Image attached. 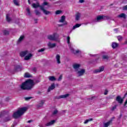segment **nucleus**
<instances>
[{
	"mask_svg": "<svg viewBox=\"0 0 127 127\" xmlns=\"http://www.w3.org/2000/svg\"><path fill=\"white\" fill-rule=\"evenodd\" d=\"M40 82L39 80H36L34 82L32 79H29L26 80L24 82L22 83L20 88L21 90H26L27 91H30L33 88L34 85L38 84Z\"/></svg>",
	"mask_w": 127,
	"mask_h": 127,
	"instance_id": "nucleus-1",
	"label": "nucleus"
},
{
	"mask_svg": "<svg viewBox=\"0 0 127 127\" xmlns=\"http://www.w3.org/2000/svg\"><path fill=\"white\" fill-rule=\"evenodd\" d=\"M27 107H23L19 109L17 112H14L13 114V118L14 119H18V118H20L24 113L27 111Z\"/></svg>",
	"mask_w": 127,
	"mask_h": 127,
	"instance_id": "nucleus-2",
	"label": "nucleus"
},
{
	"mask_svg": "<svg viewBox=\"0 0 127 127\" xmlns=\"http://www.w3.org/2000/svg\"><path fill=\"white\" fill-rule=\"evenodd\" d=\"M32 6L33 8H37V7H40V9H41V10H42L43 13H44V14L46 15H48V14H51V12L50 11L45 9V8H44V6L40 5L39 2H37V3H33L32 4Z\"/></svg>",
	"mask_w": 127,
	"mask_h": 127,
	"instance_id": "nucleus-3",
	"label": "nucleus"
},
{
	"mask_svg": "<svg viewBox=\"0 0 127 127\" xmlns=\"http://www.w3.org/2000/svg\"><path fill=\"white\" fill-rule=\"evenodd\" d=\"M110 19V16L105 15H99L97 17L96 22L101 21V20H107Z\"/></svg>",
	"mask_w": 127,
	"mask_h": 127,
	"instance_id": "nucleus-4",
	"label": "nucleus"
},
{
	"mask_svg": "<svg viewBox=\"0 0 127 127\" xmlns=\"http://www.w3.org/2000/svg\"><path fill=\"white\" fill-rule=\"evenodd\" d=\"M57 33H55L52 35H48V39L51 40L52 41H56L57 40V38H56Z\"/></svg>",
	"mask_w": 127,
	"mask_h": 127,
	"instance_id": "nucleus-5",
	"label": "nucleus"
},
{
	"mask_svg": "<svg viewBox=\"0 0 127 127\" xmlns=\"http://www.w3.org/2000/svg\"><path fill=\"white\" fill-rule=\"evenodd\" d=\"M76 72L78 77H81V76H83L84 74H85L86 70L85 69L82 68L80 70L76 71Z\"/></svg>",
	"mask_w": 127,
	"mask_h": 127,
	"instance_id": "nucleus-6",
	"label": "nucleus"
},
{
	"mask_svg": "<svg viewBox=\"0 0 127 127\" xmlns=\"http://www.w3.org/2000/svg\"><path fill=\"white\" fill-rule=\"evenodd\" d=\"M70 96V94H66L65 95H60L59 96H58L56 97V99H58V100L60 99H66V98H68Z\"/></svg>",
	"mask_w": 127,
	"mask_h": 127,
	"instance_id": "nucleus-7",
	"label": "nucleus"
},
{
	"mask_svg": "<svg viewBox=\"0 0 127 127\" xmlns=\"http://www.w3.org/2000/svg\"><path fill=\"white\" fill-rule=\"evenodd\" d=\"M72 67L76 72V71H78V69L81 67V64H73Z\"/></svg>",
	"mask_w": 127,
	"mask_h": 127,
	"instance_id": "nucleus-8",
	"label": "nucleus"
},
{
	"mask_svg": "<svg viewBox=\"0 0 127 127\" xmlns=\"http://www.w3.org/2000/svg\"><path fill=\"white\" fill-rule=\"evenodd\" d=\"M28 53L29 52H28V51L27 50L22 51L20 53V56H21V57H24V56H26V55H27Z\"/></svg>",
	"mask_w": 127,
	"mask_h": 127,
	"instance_id": "nucleus-9",
	"label": "nucleus"
},
{
	"mask_svg": "<svg viewBox=\"0 0 127 127\" xmlns=\"http://www.w3.org/2000/svg\"><path fill=\"white\" fill-rule=\"evenodd\" d=\"M116 101L119 103V104H123V102H124V99L122 98L120 96H118L116 97Z\"/></svg>",
	"mask_w": 127,
	"mask_h": 127,
	"instance_id": "nucleus-10",
	"label": "nucleus"
},
{
	"mask_svg": "<svg viewBox=\"0 0 127 127\" xmlns=\"http://www.w3.org/2000/svg\"><path fill=\"white\" fill-rule=\"evenodd\" d=\"M70 50L71 51L72 53H73V54H78V53H80V54H81V51H80L79 50L75 51V50H74V49L72 48L70 49Z\"/></svg>",
	"mask_w": 127,
	"mask_h": 127,
	"instance_id": "nucleus-11",
	"label": "nucleus"
},
{
	"mask_svg": "<svg viewBox=\"0 0 127 127\" xmlns=\"http://www.w3.org/2000/svg\"><path fill=\"white\" fill-rule=\"evenodd\" d=\"M81 13L80 12H77L76 13V14H75V20L76 21H79V20H80V18H81Z\"/></svg>",
	"mask_w": 127,
	"mask_h": 127,
	"instance_id": "nucleus-12",
	"label": "nucleus"
},
{
	"mask_svg": "<svg viewBox=\"0 0 127 127\" xmlns=\"http://www.w3.org/2000/svg\"><path fill=\"white\" fill-rule=\"evenodd\" d=\"M44 103H45V101L44 100H41L40 101V103L37 106V108H42V107H43Z\"/></svg>",
	"mask_w": 127,
	"mask_h": 127,
	"instance_id": "nucleus-13",
	"label": "nucleus"
},
{
	"mask_svg": "<svg viewBox=\"0 0 127 127\" xmlns=\"http://www.w3.org/2000/svg\"><path fill=\"white\" fill-rule=\"evenodd\" d=\"M55 88V83H53L48 88V92H50L52 90H54Z\"/></svg>",
	"mask_w": 127,
	"mask_h": 127,
	"instance_id": "nucleus-14",
	"label": "nucleus"
},
{
	"mask_svg": "<svg viewBox=\"0 0 127 127\" xmlns=\"http://www.w3.org/2000/svg\"><path fill=\"white\" fill-rule=\"evenodd\" d=\"M48 46L49 47V48H54V47H56V44H52L51 42H49L48 43Z\"/></svg>",
	"mask_w": 127,
	"mask_h": 127,
	"instance_id": "nucleus-15",
	"label": "nucleus"
},
{
	"mask_svg": "<svg viewBox=\"0 0 127 127\" xmlns=\"http://www.w3.org/2000/svg\"><path fill=\"white\" fill-rule=\"evenodd\" d=\"M55 123V120H53L46 124L45 126L46 127H50V126H52V125H54Z\"/></svg>",
	"mask_w": 127,
	"mask_h": 127,
	"instance_id": "nucleus-16",
	"label": "nucleus"
},
{
	"mask_svg": "<svg viewBox=\"0 0 127 127\" xmlns=\"http://www.w3.org/2000/svg\"><path fill=\"white\" fill-rule=\"evenodd\" d=\"M21 70H22V67L20 65H16L15 67V71L19 72V71H21Z\"/></svg>",
	"mask_w": 127,
	"mask_h": 127,
	"instance_id": "nucleus-17",
	"label": "nucleus"
},
{
	"mask_svg": "<svg viewBox=\"0 0 127 127\" xmlns=\"http://www.w3.org/2000/svg\"><path fill=\"white\" fill-rule=\"evenodd\" d=\"M105 67L104 66H101L99 69L96 70V73H100V72H102L104 71Z\"/></svg>",
	"mask_w": 127,
	"mask_h": 127,
	"instance_id": "nucleus-18",
	"label": "nucleus"
},
{
	"mask_svg": "<svg viewBox=\"0 0 127 127\" xmlns=\"http://www.w3.org/2000/svg\"><path fill=\"white\" fill-rule=\"evenodd\" d=\"M118 17H120V18H124V19H126V18H127V15H126V14L122 13L119 15L118 16Z\"/></svg>",
	"mask_w": 127,
	"mask_h": 127,
	"instance_id": "nucleus-19",
	"label": "nucleus"
},
{
	"mask_svg": "<svg viewBox=\"0 0 127 127\" xmlns=\"http://www.w3.org/2000/svg\"><path fill=\"white\" fill-rule=\"evenodd\" d=\"M32 57V54H29L28 55L26 56L24 58V60H29Z\"/></svg>",
	"mask_w": 127,
	"mask_h": 127,
	"instance_id": "nucleus-20",
	"label": "nucleus"
},
{
	"mask_svg": "<svg viewBox=\"0 0 127 127\" xmlns=\"http://www.w3.org/2000/svg\"><path fill=\"white\" fill-rule=\"evenodd\" d=\"M56 59L58 64H60V63H61V62L60 61V55H57L56 56Z\"/></svg>",
	"mask_w": 127,
	"mask_h": 127,
	"instance_id": "nucleus-21",
	"label": "nucleus"
},
{
	"mask_svg": "<svg viewBox=\"0 0 127 127\" xmlns=\"http://www.w3.org/2000/svg\"><path fill=\"white\" fill-rule=\"evenodd\" d=\"M24 39V35H22L20 37V38L18 39L17 43L18 44L19 43H20L22 40Z\"/></svg>",
	"mask_w": 127,
	"mask_h": 127,
	"instance_id": "nucleus-22",
	"label": "nucleus"
},
{
	"mask_svg": "<svg viewBox=\"0 0 127 127\" xmlns=\"http://www.w3.org/2000/svg\"><path fill=\"white\" fill-rule=\"evenodd\" d=\"M65 18H66V17L64 15L62 16L61 17V19L59 20V22L63 23V22H64V21H65Z\"/></svg>",
	"mask_w": 127,
	"mask_h": 127,
	"instance_id": "nucleus-23",
	"label": "nucleus"
},
{
	"mask_svg": "<svg viewBox=\"0 0 127 127\" xmlns=\"http://www.w3.org/2000/svg\"><path fill=\"white\" fill-rule=\"evenodd\" d=\"M119 46V44L117 43H113L112 44V47L113 48V49H115V48H117Z\"/></svg>",
	"mask_w": 127,
	"mask_h": 127,
	"instance_id": "nucleus-24",
	"label": "nucleus"
},
{
	"mask_svg": "<svg viewBox=\"0 0 127 127\" xmlns=\"http://www.w3.org/2000/svg\"><path fill=\"white\" fill-rule=\"evenodd\" d=\"M11 120V118L10 117V116H8L7 117H5L4 119V122H9V121H10Z\"/></svg>",
	"mask_w": 127,
	"mask_h": 127,
	"instance_id": "nucleus-25",
	"label": "nucleus"
},
{
	"mask_svg": "<svg viewBox=\"0 0 127 127\" xmlns=\"http://www.w3.org/2000/svg\"><path fill=\"white\" fill-rule=\"evenodd\" d=\"M81 25V24H76L74 26L72 27V30H74V29H76V28H78V27H80V26Z\"/></svg>",
	"mask_w": 127,
	"mask_h": 127,
	"instance_id": "nucleus-26",
	"label": "nucleus"
},
{
	"mask_svg": "<svg viewBox=\"0 0 127 127\" xmlns=\"http://www.w3.org/2000/svg\"><path fill=\"white\" fill-rule=\"evenodd\" d=\"M102 59L104 60H109V59H110V57L108 55H103L102 56Z\"/></svg>",
	"mask_w": 127,
	"mask_h": 127,
	"instance_id": "nucleus-27",
	"label": "nucleus"
},
{
	"mask_svg": "<svg viewBox=\"0 0 127 127\" xmlns=\"http://www.w3.org/2000/svg\"><path fill=\"white\" fill-rule=\"evenodd\" d=\"M24 77L25 78H31V77H32V75H30L29 73L26 72L25 73Z\"/></svg>",
	"mask_w": 127,
	"mask_h": 127,
	"instance_id": "nucleus-28",
	"label": "nucleus"
},
{
	"mask_svg": "<svg viewBox=\"0 0 127 127\" xmlns=\"http://www.w3.org/2000/svg\"><path fill=\"white\" fill-rule=\"evenodd\" d=\"M111 123H112V121H109L107 123H105L104 124V127H108L109 126L111 125Z\"/></svg>",
	"mask_w": 127,
	"mask_h": 127,
	"instance_id": "nucleus-29",
	"label": "nucleus"
},
{
	"mask_svg": "<svg viewBox=\"0 0 127 127\" xmlns=\"http://www.w3.org/2000/svg\"><path fill=\"white\" fill-rule=\"evenodd\" d=\"M13 2L16 6H19V3H18V0H13Z\"/></svg>",
	"mask_w": 127,
	"mask_h": 127,
	"instance_id": "nucleus-30",
	"label": "nucleus"
},
{
	"mask_svg": "<svg viewBox=\"0 0 127 127\" xmlns=\"http://www.w3.org/2000/svg\"><path fill=\"white\" fill-rule=\"evenodd\" d=\"M6 19L8 22H9V21H11V18L9 17V14H7L6 15Z\"/></svg>",
	"mask_w": 127,
	"mask_h": 127,
	"instance_id": "nucleus-31",
	"label": "nucleus"
},
{
	"mask_svg": "<svg viewBox=\"0 0 127 127\" xmlns=\"http://www.w3.org/2000/svg\"><path fill=\"white\" fill-rule=\"evenodd\" d=\"M49 79L50 80V81H56V78L53 76H49Z\"/></svg>",
	"mask_w": 127,
	"mask_h": 127,
	"instance_id": "nucleus-32",
	"label": "nucleus"
},
{
	"mask_svg": "<svg viewBox=\"0 0 127 127\" xmlns=\"http://www.w3.org/2000/svg\"><path fill=\"white\" fill-rule=\"evenodd\" d=\"M35 14L36 15H40V14H41V13L40 12V11H39L38 10L36 9L35 10Z\"/></svg>",
	"mask_w": 127,
	"mask_h": 127,
	"instance_id": "nucleus-33",
	"label": "nucleus"
},
{
	"mask_svg": "<svg viewBox=\"0 0 127 127\" xmlns=\"http://www.w3.org/2000/svg\"><path fill=\"white\" fill-rule=\"evenodd\" d=\"M91 121H93V119L90 118L89 119L85 120L84 122V124H88V122H91Z\"/></svg>",
	"mask_w": 127,
	"mask_h": 127,
	"instance_id": "nucleus-34",
	"label": "nucleus"
},
{
	"mask_svg": "<svg viewBox=\"0 0 127 127\" xmlns=\"http://www.w3.org/2000/svg\"><path fill=\"white\" fill-rule=\"evenodd\" d=\"M26 11L28 13V15H29V16L31 15V13H30V9H29V8H27L26 9Z\"/></svg>",
	"mask_w": 127,
	"mask_h": 127,
	"instance_id": "nucleus-35",
	"label": "nucleus"
},
{
	"mask_svg": "<svg viewBox=\"0 0 127 127\" xmlns=\"http://www.w3.org/2000/svg\"><path fill=\"white\" fill-rule=\"evenodd\" d=\"M3 33L4 35H8L9 34V32L6 30L3 31Z\"/></svg>",
	"mask_w": 127,
	"mask_h": 127,
	"instance_id": "nucleus-36",
	"label": "nucleus"
},
{
	"mask_svg": "<svg viewBox=\"0 0 127 127\" xmlns=\"http://www.w3.org/2000/svg\"><path fill=\"white\" fill-rule=\"evenodd\" d=\"M45 5H48V6H50V5H48V2H46V1H44L42 4V5H41V6H44Z\"/></svg>",
	"mask_w": 127,
	"mask_h": 127,
	"instance_id": "nucleus-37",
	"label": "nucleus"
},
{
	"mask_svg": "<svg viewBox=\"0 0 127 127\" xmlns=\"http://www.w3.org/2000/svg\"><path fill=\"white\" fill-rule=\"evenodd\" d=\"M118 107L117 105H115L114 106H113L112 109H111V111H114V110H116V109H117V107Z\"/></svg>",
	"mask_w": 127,
	"mask_h": 127,
	"instance_id": "nucleus-38",
	"label": "nucleus"
},
{
	"mask_svg": "<svg viewBox=\"0 0 127 127\" xmlns=\"http://www.w3.org/2000/svg\"><path fill=\"white\" fill-rule=\"evenodd\" d=\"M117 38L119 41H122L123 40V37L122 36H118Z\"/></svg>",
	"mask_w": 127,
	"mask_h": 127,
	"instance_id": "nucleus-39",
	"label": "nucleus"
},
{
	"mask_svg": "<svg viewBox=\"0 0 127 127\" xmlns=\"http://www.w3.org/2000/svg\"><path fill=\"white\" fill-rule=\"evenodd\" d=\"M61 13H62V11L60 10H58L56 11L55 14H60Z\"/></svg>",
	"mask_w": 127,
	"mask_h": 127,
	"instance_id": "nucleus-40",
	"label": "nucleus"
},
{
	"mask_svg": "<svg viewBox=\"0 0 127 127\" xmlns=\"http://www.w3.org/2000/svg\"><path fill=\"white\" fill-rule=\"evenodd\" d=\"M44 51H45V49L42 48V49H41L39 50L38 51V52H39V53H40V52H44Z\"/></svg>",
	"mask_w": 127,
	"mask_h": 127,
	"instance_id": "nucleus-41",
	"label": "nucleus"
},
{
	"mask_svg": "<svg viewBox=\"0 0 127 127\" xmlns=\"http://www.w3.org/2000/svg\"><path fill=\"white\" fill-rule=\"evenodd\" d=\"M67 44H70V37L68 36L67 37Z\"/></svg>",
	"mask_w": 127,
	"mask_h": 127,
	"instance_id": "nucleus-42",
	"label": "nucleus"
},
{
	"mask_svg": "<svg viewBox=\"0 0 127 127\" xmlns=\"http://www.w3.org/2000/svg\"><path fill=\"white\" fill-rule=\"evenodd\" d=\"M58 110H55L53 112V115H56V114H58Z\"/></svg>",
	"mask_w": 127,
	"mask_h": 127,
	"instance_id": "nucleus-43",
	"label": "nucleus"
},
{
	"mask_svg": "<svg viewBox=\"0 0 127 127\" xmlns=\"http://www.w3.org/2000/svg\"><path fill=\"white\" fill-rule=\"evenodd\" d=\"M108 93H109L108 89H105L104 93V95H108Z\"/></svg>",
	"mask_w": 127,
	"mask_h": 127,
	"instance_id": "nucleus-44",
	"label": "nucleus"
},
{
	"mask_svg": "<svg viewBox=\"0 0 127 127\" xmlns=\"http://www.w3.org/2000/svg\"><path fill=\"white\" fill-rule=\"evenodd\" d=\"M62 80V75H60L59 78L58 79V81H61Z\"/></svg>",
	"mask_w": 127,
	"mask_h": 127,
	"instance_id": "nucleus-45",
	"label": "nucleus"
},
{
	"mask_svg": "<svg viewBox=\"0 0 127 127\" xmlns=\"http://www.w3.org/2000/svg\"><path fill=\"white\" fill-rule=\"evenodd\" d=\"M64 25H67V24H68V22H67V21H64V23L63 24Z\"/></svg>",
	"mask_w": 127,
	"mask_h": 127,
	"instance_id": "nucleus-46",
	"label": "nucleus"
},
{
	"mask_svg": "<svg viewBox=\"0 0 127 127\" xmlns=\"http://www.w3.org/2000/svg\"><path fill=\"white\" fill-rule=\"evenodd\" d=\"M31 99V97H25V101H28V100H30Z\"/></svg>",
	"mask_w": 127,
	"mask_h": 127,
	"instance_id": "nucleus-47",
	"label": "nucleus"
},
{
	"mask_svg": "<svg viewBox=\"0 0 127 127\" xmlns=\"http://www.w3.org/2000/svg\"><path fill=\"white\" fill-rule=\"evenodd\" d=\"M124 10H127V5L123 7Z\"/></svg>",
	"mask_w": 127,
	"mask_h": 127,
	"instance_id": "nucleus-48",
	"label": "nucleus"
},
{
	"mask_svg": "<svg viewBox=\"0 0 127 127\" xmlns=\"http://www.w3.org/2000/svg\"><path fill=\"white\" fill-rule=\"evenodd\" d=\"M42 93V92H41V91H38L37 92V94L38 95H41Z\"/></svg>",
	"mask_w": 127,
	"mask_h": 127,
	"instance_id": "nucleus-49",
	"label": "nucleus"
},
{
	"mask_svg": "<svg viewBox=\"0 0 127 127\" xmlns=\"http://www.w3.org/2000/svg\"><path fill=\"white\" fill-rule=\"evenodd\" d=\"M84 1H85L84 0H79V2H80V3H83Z\"/></svg>",
	"mask_w": 127,
	"mask_h": 127,
	"instance_id": "nucleus-50",
	"label": "nucleus"
},
{
	"mask_svg": "<svg viewBox=\"0 0 127 127\" xmlns=\"http://www.w3.org/2000/svg\"><path fill=\"white\" fill-rule=\"evenodd\" d=\"M93 99H95V96H93L91 98H88V100H93Z\"/></svg>",
	"mask_w": 127,
	"mask_h": 127,
	"instance_id": "nucleus-51",
	"label": "nucleus"
},
{
	"mask_svg": "<svg viewBox=\"0 0 127 127\" xmlns=\"http://www.w3.org/2000/svg\"><path fill=\"white\" fill-rule=\"evenodd\" d=\"M127 92H126V93L124 95V96L123 97V99H125V98H126V97H127Z\"/></svg>",
	"mask_w": 127,
	"mask_h": 127,
	"instance_id": "nucleus-52",
	"label": "nucleus"
},
{
	"mask_svg": "<svg viewBox=\"0 0 127 127\" xmlns=\"http://www.w3.org/2000/svg\"><path fill=\"white\" fill-rule=\"evenodd\" d=\"M38 20V19H34V21H35V23H37V21Z\"/></svg>",
	"mask_w": 127,
	"mask_h": 127,
	"instance_id": "nucleus-53",
	"label": "nucleus"
},
{
	"mask_svg": "<svg viewBox=\"0 0 127 127\" xmlns=\"http://www.w3.org/2000/svg\"><path fill=\"white\" fill-rule=\"evenodd\" d=\"M3 114L2 113V112H1V113H0V118H1V117H3Z\"/></svg>",
	"mask_w": 127,
	"mask_h": 127,
	"instance_id": "nucleus-54",
	"label": "nucleus"
},
{
	"mask_svg": "<svg viewBox=\"0 0 127 127\" xmlns=\"http://www.w3.org/2000/svg\"><path fill=\"white\" fill-rule=\"evenodd\" d=\"M33 122V120H29V121H28L27 123H32Z\"/></svg>",
	"mask_w": 127,
	"mask_h": 127,
	"instance_id": "nucleus-55",
	"label": "nucleus"
},
{
	"mask_svg": "<svg viewBox=\"0 0 127 127\" xmlns=\"http://www.w3.org/2000/svg\"><path fill=\"white\" fill-rule=\"evenodd\" d=\"M5 101H6V102H7L8 101H9V98H6L5 99Z\"/></svg>",
	"mask_w": 127,
	"mask_h": 127,
	"instance_id": "nucleus-56",
	"label": "nucleus"
},
{
	"mask_svg": "<svg viewBox=\"0 0 127 127\" xmlns=\"http://www.w3.org/2000/svg\"><path fill=\"white\" fill-rule=\"evenodd\" d=\"M122 117H123V115L122 114H120V116H119V120L121 119V118H122Z\"/></svg>",
	"mask_w": 127,
	"mask_h": 127,
	"instance_id": "nucleus-57",
	"label": "nucleus"
},
{
	"mask_svg": "<svg viewBox=\"0 0 127 127\" xmlns=\"http://www.w3.org/2000/svg\"><path fill=\"white\" fill-rule=\"evenodd\" d=\"M33 71L35 72V71H36V68H35V67L33 68Z\"/></svg>",
	"mask_w": 127,
	"mask_h": 127,
	"instance_id": "nucleus-58",
	"label": "nucleus"
},
{
	"mask_svg": "<svg viewBox=\"0 0 127 127\" xmlns=\"http://www.w3.org/2000/svg\"><path fill=\"white\" fill-rule=\"evenodd\" d=\"M28 2L29 4H31V2H30V0H28Z\"/></svg>",
	"mask_w": 127,
	"mask_h": 127,
	"instance_id": "nucleus-59",
	"label": "nucleus"
},
{
	"mask_svg": "<svg viewBox=\"0 0 127 127\" xmlns=\"http://www.w3.org/2000/svg\"><path fill=\"white\" fill-rule=\"evenodd\" d=\"M59 26H64V25L63 24L59 25Z\"/></svg>",
	"mask_w": 127,
	"mask_h": 127,
	"instance_id": "nucleus-60",
	"label": "nucleus"
},
{
	"mask_svg": "<svg viewBox=\"0 0 127 127\" xmlns=\"http://www.w3.org/2000/svg\"><path fill=\"white\" fill-rule=\"evenodd\" d=\"M39 126L40 127H44V126H42V125H39Z\"/></svg>",
	"mask_w": 127,
	"mask_h": 127,
	"instance_id": "nucleus-61",
	"label": "nucleus"
},
{
	"mask_svg": "<svg viewBox=\"0 0 127 127\" xmlns=\"http://www.w3.org/2000/svg\"><path fill=\"white\" fill-rule=\"evenodd\" d=\"M114 31H118V29H117V28L114 29Z\"/></svg>",
	"mask_w": 127,
	"mask_h": 127,
	"instance_id": "nucleus-62",
	"label": "nucleus"
},
{
	"mask_svg": "<svg viewBox=\"0 0 127 127\" xmlns=\"http://www.w3.org/2000/svg\"><path fill=\"white\" fill-rule=\"evenodd\" d=\"M125 44H127V40L125 41Z\"/></svg>",
	"mask_w": 127,
	"mask_h": 127,
	"instance_id": "nucleus-63",
	"label": "nucleus"
},
{
	"mask_svg": "<svg viewBox=\"0 0 127 127\" xmlns=\"http://www.w3.org/2000/svg\"><path fill=\"white\" fill-rule=\"evenodd\" d=\"M89 55H90V56H95V55H93L92 54H90Z\"/></svg>",
	"mask_w": 127,
	"mask_h": 127,
	"instance_id": "nucleus-64",
	"label": "nucleus"
}]
</instances>
